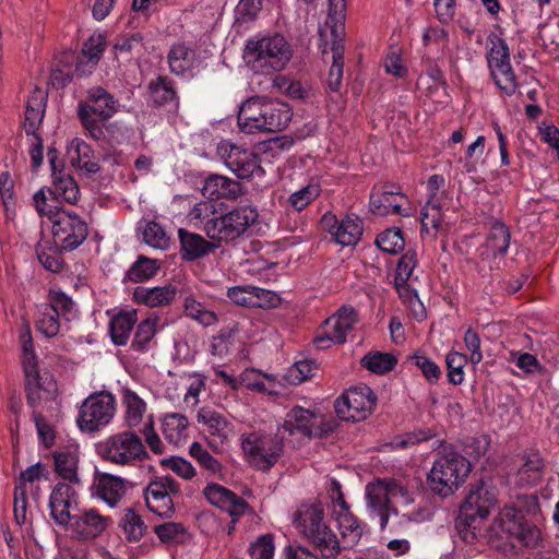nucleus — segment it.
Listing matches in <instances>:
<instances>
[{
    "instance_id": "1",
    "label": "nucleus",
    "mask_w": 559,
    "mask_h": 559,
    "mask_svg": "<svg viewBox=\"0 0 559 559\" xmlns=\"http://www.w3.org/2000/svg\"><path fill=\"white\" fill-rule=\"evenodd\" d=\"M542 519L536 498H525L504 506L496 516L491 530L512 548L535 549L543 543Z\"/></svg>"
},
{
    "instance_id": "2",
    "label": "nucleus",
    "mask_w": 559,
    "mask_h": 559,
    "mask_svg": "<svg viewBox=\"0 0 559 559\" xmlns=\"http://www.w3.org/2000/svg\"><path fill=\"white\" fill-rule=\"evenodd\" d=\"M241 449L246 461L253 468L269 472L284 456L290 442L281 432L278 427L274 432L253 430L240 436Z\"/></svg>"
},
{
    "instance_id": "3",
    "label": "nucleus",
    "mask_w": 559,
    "mask_h": 559,
    "mask_svg": "<svg viewBox=\"0 0 559 559\" xmlns=\"http://www.w3.org/2000/svg\"><path fill=\"white\" fill-rule=\"evenodd\" d=\"M471 462L452 445L445 447L427 475V487L440 497H449L471 473Z\"/></svg>"
},
{
    "instance_id": "4",
    "label": "nucleus",
    "mask_w": 559,
    "mask_h": 559,
    "mask_svg": "<svg viewBox=\"0 0 559 559\" xmlns=\"http://www.w3.org/2000/svg\"><path fill=\"white\" fill-rule=\"evenodd\" d=\"M118 110L114 95L102 86L87 90L85 99L78 103L76 114L85 134L94 141L106 138L104 127Z\"/></svg>"
},
{
    "instance_id": "5",
    "label": "nucleus",
    "mask_w": 559,
    "mask_h": 559,
    "mask_svg": "<svg viewBox=\"0 0 559 559\" xmlns=\"http://www.w3.org/2000/svg\"><path fill=\"white\" fill-rule=\"evenodd\" d=\"M294 524L324 559L336 557L340 543L336 535L323 522V510L320 507L302 506L295 514Z\"/></svg>"
},
{
    "instance_id": "6",
    "label": "nucleus",
    "mask_w": 559,
    "mask_h": 559,
    "mask_svg": "<svg viewBox=\"0 0 559 559\" xmlns=\"http://www.w3.org/2000/svg\"><path fill=\"white\" fill-rule=\"evenodd\" d=\"M245 58L254 71L270 73L286 67L292 58V49L284 36L276 34L259 40H249Z\"/></svg>"
},
{
    "instance_id": "7",
    "label": "nucleus",
    "mask_w": 559,
    "mask_h": 559,
    "mask_svg": "<svg viewBox=\"0 0 559 559\" xmlns=\"http://www.w3.org/2000/svg\"><path fill=\"white\" fill-rule=\"evenodd\" d=\"M497 499L495 491L483 480L469 486V491L460 507L455 526L465 542H472L476 535L477 522L489 515Z\"/></svg>"
},
{
    "instance_id": "8",
    "label": "nucleus",
    "mask_w": 559,
    "mask_h": 559,
    "mask_svg": "<svg viewBox=\"0 0 559 559\" xmlns=\"http://www.w3.org/2000/svg\"><path fill=\"white\" fill-rule=\"evenodd\" d=\"M258 217L259 213L254 206L238 205L204 223L203 230L212 240L233 242L243 236H248L250 228L257 223Z\"/></svg>"
},
{
    "instance_id": "9",
    "label": "nucleus",
    "mask_w": 559,
    "mask_h": 559,
    "mask_svg": "<svg viewBox=\"0 0 559 559\" xmlns=\"http://www.w3.org/2000/svg\"><path fill=\"white\" fill-rule=\"evenodd\" d=\"M103 460L120 466H134L148 459V453L140 436L130 430L108 437L98 445Z\"/></svg>"
},
{
    "instance_id": "10",
    "label": "nucleus",
    "mask_w": 559,
    "mask_h": 559,
    "mask_svg": "<svg viewBox=\"0 0 559 559\" xmlns=\"http://www.w3.org/2000/svg\"><path fill=\"white\" fill-rule=\"evenodd\" d=\"M486 61L497 87L507 96H512L516 88V76L510 61L507 41L495 33L487 37Z\"/></svg>"
},
{
    "instance_id": "11",
    "label": "nucleus",
    "mask_w": 559,
    "mask_h": 559,
    "mask_svg": "<svg viewBox=\"0 0 559 559\" xmlns=\"http://www.w3.org/2000/svg\"><path fill=\"white\" fill-rule=\"evenodd\" d=\"M116 397L108 391L95 392L82 403L76 419L83 432H95L106 427L116 414Z\"/></svg>"
},
{
    "instance_id": "12",
    "label": "nucleus",
    "mask_w": 559,
    "mask_h": 559,
    "mask_svg": "<svg viewBox=\"0 0 559 559\" xmlns=\"http://www.w3.org/2000/svg\"><path fill=\"white\" fill-rule=\"evenodd\" d=\"M217 154L225 166L240 179L262 177L264 175L261 159L252 150L223 141L217 146Z\"/></svg>"
},
{
    "instance_id": "13",
    "label": "nucleus",
    "mask_w": 559,
    "mask_h": 559,
    "mask_svg": "<svg viewBox=\"0 0 559 559\" xmlns=\"http://www.w3.org/2000/svg\"><path fill=\"white\" fill-rule=\"evenodd\" d=\"M376 403V394L364 384L348 389L335 401L334 407L340 419L355 423L366 419Z\"/></svg>"
},
{
    "instance_id": "14",
    "label": "nucleus",
    "mask_w": 559,
    "mask_h": 559,
    "mask_svg": "<svg viewBox=\"0 0 559 559\" xmlns=\"http://www.w3.org/2000/svg\"><path fill=\"white\" fill-rule=\"evenodd\" d=\"M51 224L53 242L64 251L80 247L88 235L87 223L73 211L59 212Z\"/></svg>"
},
{
    "instance_id": "15",
    "label": "nucleus",
    "mask_w": 559,
    "mask_h": 559,
    "mask_svg": "<svg viewBox=\"0 0 559 559\" xmlns=\"http://www.w3.org/2000/svg\"><path fill=\"white\" fill-rule=\"evenodd\" d=\"M320 224L322 229L343 247L357 245L364 233V222L355 213H347L338 218L334 213L326 212L321 217Z\"/></svg>"
},
{
    "instance_id": "16",
    "label": "nucleus",
    "mask_w": 559,
    "mask_h": 559,
    "mask_svg": "<svg viewBox=\"0 0 559 559\" xmlns=\"http://www.w3.org/2000/svg\"><path fill=\"white\" fill-rule=\"evenodd\" d=\"M47 157L52 178V187L47 188V192L53 194L60 203L64 201L74 204L80 197V188L76 181L64 171L63 163L59 159V152L55 147L48 148Z\"/></svg>"
},
{
    "instance_id": "17",
    "label": "nucleus",
    "mask_w": 559,
    "mask_h": 559,
    "mask_svg": "<svg viewBox=\"0 0 559 559\" xmlns=\"http://www.w3.org/2000/svg\"><path fill=\"white\" fill-rule=\"evenodd\" d=\"M76 485L60 481L53 487L49 497V513L56 524L68 526L75 511H79Z\"/></svg>"
},
{
    "instance_id": "18",
    "label": "nucleus",
    "mask_w": 559,
    "mask_h": 559,
    "mask_svg": "<svg viewBox=\"0 0 559 559\" xmlns=\"http://www.w3.org/2000/svg\"><path fill=\"white\" fill-rule=\"evenodd\" d=\"M109 522L110 518L102 515L94 508H90L73 514L68 526L76 538L88 540L102 535Z\"/></svg>"
},
{
    "instance_id": "19",
    "label": "nucleus",
    "mask_w": 559,
    "mask_h": 559,
    "mask_svg": "<svg viewBox=\"0 0 559 559\" xmlns=\"http://www.w3.org/2000/svg\"><path fill=\"white\" fill-rule=\"evenodd\" d=\"M203 493L211 504L228 512L233 521H237L249 508L248 502L243 498L218 484H209L204 488Z\"/></svg>"
},
{
    "instance_id": "20",
    "label": "nucleus",
    "mask_w": 559,
    "mask_h": 559,
    "mask_svg": "<svg viewBox=\"0 0 559 559\" xmlns=\"http://www.w3.org/2000/svg\"><path fill=\"white\" fill-rule=\"evenodd\" d=\"M180 243V257L183 261L192 262L202 259L214 252L217 246L197 233L189 231L185 228L178 230Z\"/></svg>"
},
{
    "instance_id": "21",
    "label": "nucleus",
    "mask_w": 559,
    "mask_h": 559,
    "mask_svg": "<svg viewBox=\"0 0 559 559\" xmlns=\"http://www.w3.org/2000/svg\"><path fill=\"white\" fill-rule=\"evenodd\" d=\"M150 97L153 105L167 112H176L179 108V96L174 81L166 75H159L148 83Z\"/></svg>"
},
{
    "instance_id": "22",
    "label": "nucleus",
    "mask_w": 559,
    "mask_h": 559,
    "mask_svg": "<svg viewBox=\"0 0 559 559\" xmlns=\"http://www.w3.org/2000/svg\"><path fill=\"white\" fill-rule=\"evenodd\" d=\"M293 114L288 104L280 100H264L259 132H277L285 129Z\"/></svg>"
},
{
    "instance_id": "23",
    "label": "nucleus",
    "mask_w": 559,
    "mask_h": 559,
    "mask_svg": "<svg viewBox=\"0 0 559 559\" xmlns=\"http://www.w3.org/2000/svg\"><path fill=\"white\" fill-rule=\"evenodd\" d=\"M106 47V37L102 33L93 34L84 44L81 53L76 57L74 72L79 76L92 73L100 60Z\"/></svg>"
},
{
    "instance_id": "24",
    "label": "nucleus",
    "mask_w": 559,
    "mask_h": 559,
    "mask_svg": "<svg viewBox=\"0 0 559 559\" xmlns=\"http://www.w3.org/2000/svg\"><path fill=\"white\" fill-rule=\"evenodd\" d=\"M316 420L317 417L312 412L296 406L286 414L284 423L277 427L287 440H289L288 437L296 432L310 438L317 435V432L313 431Z\"/></svg>"
},
{
    "instance_id": "25",
    "label": "nucleus",
    "mask_w": 559,
    "mask_h": 559,
    "mask_svg": "<svg viewBox=\"0 0 559 559\" xmlns=\"http://www.w3.org/2000/svg\"><path fill=\"white\" fill-rule=\"evenodd\" d=\"M397 198L405 199L399 187L391 186L390 189L382 191H372L370 194L369 206L374 215L388 216L397 214L408 216L406 210L402 209V204L397 202Z\"/></svg>"
},
{
    "instance_id": "26",
    "label": "nucleus",
    "mask_w": 559,
    "mask_h": 559,
    "mask_svg": "<svg viewBox=\"0 0 559 559\" xmlns=\"http://www.w3.org/2000/svg\"><path fill=\"white\" fill-rule=\"evenodd\" d=\"M202 194L210 200H236L242 194V185L225 176L211 175L204 181Z\"/></svg>"
},
{
    "instance_id": "27",
    "label": "nucleus",
    "mask_w": 559,
    "mask_h": 559,
    "mask_svg": "<svg viewBox=\"0 0 559 559\" xmlns=\"http://www.w3.org/2000/svg\"><path fill=\"white\" fill-rule=\"evenodd\" d=\"M264 100L260 97L249 98L239 108L237 122L241 132L254 134L259 132Z\"/></svg>"
},
{
    "instance_id": "28",
    "label": "nucleus",
    "mask_w": 559,
    "mask_h": 559,
    "mask_svg": "<svg viewBox=\"0 0 559 559\" xmlns=\"http://www.w3.org/2000/svg\"><path fill=\"white\" fill-rule=\"evenodd\" d=\"M97 496L108 506L115 507L126 493L124 479L108 473L97 474Z\"/></svg>"
},
{
    "instance_id": "29",
    "label": "nucleus",
    "mask_w": 559,
    "mask_h": 559,
    "mask_svg": "<svg viewBox=\"0 0 559 559\" xmlns=\"http://www.w3.org/2000/svg\"><path fill=\"white\" fill-rule=\"evenodd\" d=\"M145 502L148 510L160 518L173 516L175 508L171 497L164 490L163 485L152 480L145 489Z\"/></svg>"
},
{
    "instance_id": "30",
    "label": "nucleus",
    "mask_w": 559,
    "mask_h": 559,
    "mask_svg": "<svg viewBox=\"0 0 559 559\" xmlns=\"http://www.w3.org/2000/svg\"><path fill=\"white\" fill-rule=\"evenodd\" d=\"M358 312L352 306H342L333 316L325 320V325L336 333V342L344 344L347 334L354 330L358 322Z\"/></svg>"
},
{
    "instance_id": "31",
    "label": "nucleus",
    "mask_w": 559,
    "mask_h": 559,
    "mask_svg": "<svg viewBox=\"0 0 559 559\" xmlns=\"http://www.w3.org/2000/svg\"><path fill=\"white\" fill-rule=\"evenodd\" d=\"M176 296V288L171 285L156 286L152 288L138 286L133 292V300L136 304L151 308L169 305Z\"/></svg>"
},
{
    "instance_id": "32",
    "label": "nucleus",
    "mask_w": 559,
    "mask_h": 559,
    "mask_svg": "<svg viewBox=\"0 0 559 559\" xmlns=\"http://www.w3.org/2000/svg\"><path fill=\"white\" fill-rule=\"evenodd\" d=\"M159 317L151 314L142 320L135 328L131 342V349L138 353H146L156 344L155 335L159 323Z\"/></svg>"
},
{
    "instance_id": "33",
    "label": "nucleus",
    "mask_w": 559,
    "mask_h": 559,
    "mask_svg": "<svg viewBox=\"0 0 559 559\" xmlns=\"http://www.w3.org/2000/svg\"><path fill=\"white\" fill-rule=\"evenodd\" d=\"M138 322L136 310L120 311L114 316L109 323L111 341L117 346L127 345L131 331Z\"/></svg>"
},
{
    "instance_id": "34",
    "label": "nucleus",
    "mask_w": 559,
    "mask_h": 559,
    "mask_svg": "<svg viewBox=\"0 0 559 559\" xmlns=\"http://www.w3.org/2000/svg\"><path fill=\"white\" fill-rule=\"evenodd\" d=\"M167 61L171 73L186 76L191 73L194 67L195 52L186 44L177 43L171 46Z\"/></svg>"
},
{
    "instance_id": "35",
    "label": "nucleus",
    "mask_w": 559,
    "mask_h": 559,
    "mask_svg": "<svg viewBox=\"0 0 559 559\" xmlns=\"http://www.w3.org/2000/svg\"><path fill=\"white\" fill-rule=\"evenodd\" d=\"M337 521L344 543L348 547L356 546L361 536L368 532L367 524L359 521V519L349 511V507H347V509H341Z\"/></svg>"
},
{
    "instance_id": "36",
    "label": "nucleus",
    "mask_w": 559,
    "mask_h": 559,
    "mask_svg": "<svg viewBox=\"0 0 559 559\" xmlns=\"http://www.w3.org/2000/svg\"><path fill=\"white\" fill-rule=\"evenodd\" d=\"M332 34L334 35L331 46L332 66L329 71L326 84L331 92L337 93L341 90L343 80L344 45L343 39L337 38L335 29L332 31Z\"/></svg>"
},
{
    "instance_id": "37",
    "label": "nucleus",
    "mask_w": 559,
    "mask_h": 559,
    "mask_svg": "<svg viewBox=\"0 0 559 559\" xmlns=\"http://www.w3.org/2000/svg\"><path fill=\"white\" fill-rule=\"evenodd\" d=\"M160 264L158 260L147 258L145 255H139L138 259L130 265L124 274L123 283H142L153 278Z\"/></svg>"
},
{
    "instance_id": "38",
    "label": "nucleus",
    "mask_w": 559,
    "mask_h": 559,
    "mask_svg": "<svg viewBox=\"0 0 559 559\" xmlns=\"http://www.w3.org/2000/svg\"><path fill=\"white\" fill-rule=\"evenodd\" d=\"M55 471L67 484L81 486L78 476V455L71 451H60L53 454Z\"/></svg>"
},
{
    "instance_id": "39",
    "label": "nucleus",
    "mask_w": 559,
    "mask_h": 559,
    "mask_svg": "<svg viewBox=\"0 0 559 559\" xmlns=\"http://www.w3.org/2000/svg\"><path fill=\"white\" fill-rule=\"evenodd\" d=\"M486 241L487 247L492 250L495 257L506 255L511 241L509 227L503 222L496 219L491 224Z\"/></svg>"
},
{
    "instance_id": "40",
    "label": "nucleus",
    "mask_w": 559,
    "mask_h": 559,
    "mask_svg": "<svg viewBox=\"0 0 559 559\" xmlns=\"http://www.w3.org/2000/svg\"><path fill=\"white\" fill-rule=\"evenodd\" d=\"M119 526L130 543L140 542L147 530V525L142 516L132 508L124 510L119 521Z\"/></svg>"
},
{
    "instance_id": "41",
    "label": "nucleus",
    "mask_w": 559,
    "mask_h": 559,
    "mask_svg": "<svg viewBox=\"0 0 559 559\" xmlns=\"http://www.w3.org/2000/svg\"><path fill=\"white\" fill-rule=\"evenodd\" d=\"M360 365L376 374H384L394 369L397 358L391 353L369 352L360 360Z\"/></svg>"
},
{
    "instance_id": "42",
    "label": "nucleus",
    "mask_w": 559,
    "mask_h": 559,
    "mask_svg": "<svg viewBox=\"0 0 559 559\" xmlns=\"http://www.w3.org/2000/svg\"><path fill=\"white\" fill-rule=\"evenodd\" d=\"M122 404L126 406V424L129 428L138 427L146 411V403L133 391L127 389L122 395Z\"/></svg>"
},
{
    "instance_id": "43",
    "label": "nucleus",
    "mask_w": 559,
    "mask_h": 559,
    "mask_svg": "<svg viewBox=\"0 0 559 559\" xmlns=\"http://www.w3.org/2000/svg\"><path fill=\"white\" fill-rule=\"evenodd\" d=\"M390 484L385 480L378 479L366 486L365 496L367 506L372 510H383L390 507Z\"/></svg>"
},
{
    "instance_id": "44",
    "label": "nucleus",
    "mask_w": 559,
    "mask_h": 559,
    "mask_svg": "<svg viewBox=\"0 0 559 559\" xmlns=\"http://www.w3.org/2000/svg\"><path fill=\"white\" fill-rule=\"evenodd\" d=\"M61 326V319L58 314L52 312V309L48 308L44 304L38 306L35 328L47 338L56 337L59 334Z\"/></svg>"
},
{
    "instance_id": "45",
    "label": "nucleus",
    "mask_w": 559,
    "mask_h": 559,
    "mask_svg": "<svg viewBox=\"0 0 559 559\" xmlns=\"http://www.w3.org/2000/svg\"><path fill=\"white\" fill-rule=\"evenodd\" d=\"M24 391L26 395V404L32 409V416H34L35 412L41 413L39 411V405L43 400V392L45 391V389L41 383L39 370H36L32 374L28 372H24Z\"/></svg>"
},
{
    "instance_id": "46",
    "label": "nucleus",
    "mask_w": 559,
    "mask_h": 559,
    "mask_svg": "<svg viewBox=\"0 0 559 559\" xmlns=\"http://www.w3.org/2000/svg\"><path fill=\"white\" fill-rule=\"evenodd\" d=\"M20 344H21V350H22V366L23 371L33 373L38 369V359L37 355L34 349V343H33V336L31 332V328L28 324H26L21 331H20Z\"/></svg>"
},
{
    "instance_id": "47",
    "label": "nucleus",
    "mask_w": 559,
    "mask_h": 559,
    "mask_svg": "<svg viewBox=\"0 0 559 559\" xmlns=\"http://www.w3.org/2000/svg\"><path fill=\"white\" fill-rule=\"evenodd\" d=\"M399 298L409 309L413 318L421 322L426 319L427 312L423 301L419 299L416 289L412 288L409 284L395 285Z\"/></svg>"
},
{
    "instance_id": "48",
    "label": "nucleus",
    "mask_w": 559,
    "mask_h": 559,
    "mask_svg": "<svg viewBox=\"0 0 559 559\" xmlns=\"http://www.w3.org/2000/svg\"><path fill=\"white\" fill-rule=\"evenodd\" d=\"M544 460L539 453H530L519 469V477L528 486L536 485L543 477Z\"/></svg>"
},
{
    "instance_id": "49",
    "label": "nucleus",
    "mask_w": 559,
    "mask_h": 559,
    "mask_svg": "<svg viewBox=\"0 0 559 559\" xmlns=\"http://www.w3.org/2000/svg\"><path fill=\"white\" fill-rule=\"evenodd\" d=\"M47 300L44 305L52 309V312L58 314L61 320L70 321L72 319L74 302L66 293L50 289Z\"/></svg>"
},
{
    "instance_id": "50",
    "label": "nucleus",
    "mask_w": 559,
    "mask_h": 559,
    "mask_svg": "<svg viewBox=\"0 0 559 559\" xmlns=\"http://www.w3.org/2000/svg\"><path fill=\"white\" fill-rule=\"evenodd\" d=\"M34 205L40 216H47L50 222L57 217L59 212L64 209L53 194H49L46 189L38 190L33 197Z\"/></svg>"
},
{
    "instance_id": "51",
    "label": "nucleus",
    "mask_w": 559,
    "mask_h": 559,
    "mask_svg": "<svg viewBox=\"0 0 559 559\" xmlns=\"http://www.w3.org/2000/svg\"><path fill=\"white\" fill-rule=\"evenodd\" d=\"M378 248L386 253L396 254L404 249L405 240L397 227L388 228L376 238Z\"/></svg>"
},
{
    "instance_id": "52",
    "label": "nucleus",
    "mask_w": 559,
    "mask_h": 559,
    "mask_svg": "<svg viewBox=\"0 0 559 559\" xmlns=\"http://www.w3.org/2000/svg\"><path fill=\"white\" fill-rule=\"evenodd\" d=\"M321 191L320 185L311 181L306 187L292 193L288 203L294 210L301 212L321 194Z\"/></svg>"
},
{
    "instance_id": "53",
    "label": "nucleus",
    "mask_w": 559,
    "mask_h": 559,
    "mask_svg": "<svg viewBox=\"0 0 559 559\" xmlns=\"http://www.w3.org/2000/svg\"><path fill=\"white\" fill-rule=\"evenodd\" d=\"M183 308L187 317L198 321L203 326H210L217 321L216 314L194 298H186Z\"/></svg>"
},
{
    "instance_id": "54",
    "label": "nucleus",
    "mask_w": 559,
    "mask_h": 559,
    "mask_svg": "<svg viewBox=\"0 0 559 559\" xmlns=\"http://www.w3.org/2000/svg\"><path fill=\"white\" fill-rule=\"evenodd\" d=\"M448 380L454 385H459L464 380V367L467 364L465 354L451 350L445 357Z\"/></svg>"
},
{
    "instance_id": "55",
    "label": "nucleus",
    "mask_w": 559,
    "mask_h": 559,
    "mask_svg": "<svg viewBox=\"0 0 559 559\" xmlns=\"http://www.w3.org/2000/svg\"><path fill=\"white\" fill-rule=\"evenodd\" d=\"M417 263L418 261L416 251L412 249L406 250L397 262L394 277L395 285L408 284V281L412 277Z\"/></svg>"
},
{
    "instance_id": "56",
    "label": "nucleus",
    "mask_w": 559,
    "mask_h": 559,
    "mask_svg": "<svg viewBox=\"0 0 559 559\" xmlns=\"http://www.w3.org/2000/svg\"><path fill=\"white\" fill-rule=\"evenodd\" d=\"M413 364L420 369L429 383H437L441 378L440 367L421 352H416L411 358Z\"/></svg>"
},
{
    "instance_id": "57",
    "label": "nucleus",
    "mask_w": 559,
    "mask_h": 559,
    "mask_svg": "<svg viewBox=\"0 0 559 559\" xmlns=\"http://www.w3.org/2000/svg\"><path fill=\"white\" fill-rule=\"evenodd\" d=\"M154 532L163 544L181 543L187 533L185 526L176 522L156 525Z\"/></svg>"
},
{
    "instance_id": "58",
    "label": "nucleus",
    "mask_w": 559,
    "mask_h": 559,
    "mask_svg": "<svg viewBox=\"0 0 559 559\" xmlns=\"http://www.w3.org/2000/svg\"><path fill=\"white\" fill-rule=\"evenodd\" d=\"M190 455L206 471L216 474L221 471V463L199 442H193L189 449Z\"/></svg>"
},
{
    "instance_id": "59",
    "label": "nucleus",
    "mask_w": 559,
    "mask_h": 559,
    "mask_svg": "<svg viewBox=\"0 0 559 559\" xmlns=\"http://www.w3.org/2000/svg\"><path fill=\"white\" fill-rule=\"evenodd\" d=\"M274 548L273 535L265 534L250 545L249 555L251 559H273Z\"/></svg>"
},
{
    "instance_id": "60",
    "label": "nucleus",
    "mask_w": 559,
    "mask_h": 559,
    "mask_svg": "<svg viewBox=\"0 0 559 559\" xmlns=\"http://www.w3.org/2000/svg\"><path fill=\"white\" fill-rule=\"evenodd\" d=\"M143 240L153 248L164 249L167 246L168 237L164 228L156 222H148L143 230Z\"/></svg>"
},
{
    "instance_id": "61",
    "label": "nucleus",
    "mask_w": 559,
    "mask_h": 559,
    "mask_svg": "<svg viewBox=\"0 0 559 559\" xmlns=\"http://www.w3.org/2000/svg\"><path fill=\"white\" fill-rule=\"evenodd\" d=\"M27 489L24 485H15L14 488V520L17 525L22 526L27 521Z\"/></svg>"
},
{
    "instance_id": "62",
    "label": "nucleus",
    "mask_w": 559,
    "mask_h": 559,
    "mask_svg": "<svg viewBox=\"0 0 559 559\" xmlns=\"http://www.w3.org/2000/svg\"><path fill=\"white\" fill-rule=\"evenodd\" d=\"M316 370L317 365L312 359H302L294 364L288 371V376L293 383H300L312 378Z\"/></svg>"
},
{
    "instance_id": "63",
    "label": "nucleus",
    "mask_w": 559,
    "mask_h": 559,
    "mask_svg": "<svg viewBox=\"0 0 559 559\" xmlns=\"http://www.w3.org/2000/svg\"><path fill=\"white\" fill-rule=\"evenodd\" d=\"M32 418L36 426L39 442L43 443L46 448L51 447L56 438L53 427L48 423L43 413L35 412V415L32 416Z\"/></svg>"
},
{
    "instance_id": "64",
    "label": "nucleus",
    "mask_w": 559,
    "mask_h": 559,
    "mask_svg": "<svg viewBox=\"0 0 559 559\" xmlns=\"http://www.w3.org/2000/svg\"><path fill=\"white\" fill-rule=\"evenodd\" d=\"M262 9V0H240L236 7L238 22L248 23L253 21Z\"/></svg>"
}]
</instances>
